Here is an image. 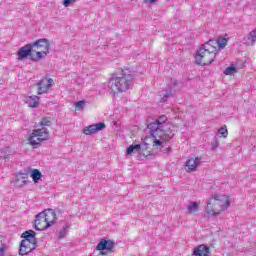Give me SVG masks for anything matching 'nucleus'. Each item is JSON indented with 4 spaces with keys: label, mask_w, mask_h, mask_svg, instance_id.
I'll return each mask as SVG.
<instances>
[{
    "label": "nucleus",
    "mask_w": 256,
    "mask_h": 256,
    "mask_svg": "<svg viewBox=\"0 0 256 256\" xmlns=\"http://www.w3.org/2000/svg\"><path fill=\"white\" fill-rule=\"evenodd\" d=\"M147 127L151 135L152 147H163L173 139V123L167 121V116L161 115L148 122Z\"/></svg>",
    "instance_id": "nucleus-1"
},
{
    "label": "nucleus",
    "mask_w": 256,
    "mask_h": 256,
    "mask_svg": "<svg viewBox=\"0 0 256 256\" xmlns=\"http://www.w3.org/2000/svg\"><path fill=\"white\" fill-rule=\"evenodd\" d=\"M231 207V197L225 194H212L206 202L205 213L208 217H217Z\"/></svg>",
    "instance_id": "nucleus-2"
},
{
    "label": "nucleus",
    "mask_w": 256,
    "mask_h": 256,
    "mask_svg": "<svg viewBox=\"0 0 256 256\" xmlns=\"http://www.w3.org/2000/svg\"><path fill=\"white\" fill-rule=\"evenodd\" d=\"M133 72L129 69H118L111 74L109 87L113 93H124L129 89V81L133 79Z\"/></svg>",
    "instance_id": "nucleus-3"
},
{
    "label": "nucleus",
    "mask_w": 256,
    "mask_h": 256,
    "mask_svg": "<svg viewBox=\"0 0 256 256\" xmlns=\"http://www.w3.org/2000/svg\"><path fill=\"white\" fill-rule=\"evenodd\" d=\"M219 49H217V42H206L200 46L195 55L196 65H211L217 58Z\"/></svg>",
    "instance_id": "nucleus-4"
},
{
    "label": "nucleus",
    "mask_w": 256,
    "mask_h": 256,
    "mask_svg": "<svg viewBox=\"0 0 256 256\" xmlns=\"http://www.w3.org/2000/svg\"><path fill=\"white\" fill-rule=\"evenodd\" d=\"M56 221L57 214L53 210H44L36 215L35 229L37 231H45L49 227H53Z\"/></svg>",
    "instance_id": "nucleus-5"
},
{
    "label": "nucleus",
    "mask_w": 256,
    "mask_h": 256,
    "mask_svg": "<svg viewBox=\"0 0 256 256\" xmlns=\"http://www.w3.org/2000/svg\"><path fill=\"white\" fill-rule=\"evenodd\" d=\"M37 233L33 230L22 233L23 240L20 243L19 255H29L37 247Z\"/></svg>",
    "instance_id": "nucleus-6"
},
{
    "label": "nucleus",
    "mask_w": 256,
    "mask_h": 256,
    "mask_svg": "<svg viewBox=\"0 0 256 256\" xmlns=\"http://www.w3.org/2000/svg\"><path fill=\"white\" fill-rule=\"evenodd\" d=\"M50 132L47 128H37L32 131V133L27 138L28 145L32 147V149H39L41 147V143H45V141H49Z\"/></svg>",
    "instance_id": "nucleus-7"
},
{
    "label": "nucleus",
    "mask_w": 256,
    "mask_h": 256,
    "mask_svg": "<svg viewBox=\"0 0 256 256\" xmlns=\"http://www.w3.org/2000/svg\"><path fill=\"white\" fill-rule=\"evenodd\" d=\"M51 49V44L47 39H39L32 44L31 61H41L44 57H47Z\"/></svg>",
    "instance_id": "nucleus-8"
},
{
    "label": "nucleus",
    "mask_w": 256,
    "mask_h": 256,
    "mask_svg": "<svg viewBox=\"0 0 256 256\" xmlns=\"http://www.w3.org/2000/svg\"><path fill=\"white\" fill-rule=\"evenodd\" d=\"M53 79L51 78H42L40 82L37 83L38 87V95H43V93H47L51 87H53Z\"/></svg>",
    "instance_id": "nucleus-9"
},
{
    "label": "nucleus",
    "mask_w": 256,
    "mask_h": 256,
    "mask_svg": "<svg viewBox=\"0 0 256 256\" xmlns=\"http://www.w3.org/2000/svg\"><path fill=\"white\" fill-rule=\"evenodd\" d=\"M105 128V123L101 122V123H97V124H92L89 126L84 127L82 133L84 135H95V133H99V131H103V129Z\"/></svg>",
    "instance_id": "nucleus-10"
},
{
    "label": "nucleus",
    "mask_w": 256,
    "mask_h": 256,
    "mask_svg": "<svg viewBox=\"0 0 256 256\" xmlns=\"http://www.w3.org/2000/svg\"><path fill=\"white\" fill-rule=\"evenodd\" d=\"M113 249H115V242L106 239H102L96 247V251H107L108 253H111Z\"/></svg>",
    "instance_id": "nucleus-11"
},
{
    "label": "nucleus",
    "mask_w": 256,
    "mask_h": 256,
    "mask_svg": "<svg viewBox=\"0 0 256 256\" xmlns=\"http://www.w3.org/2000/svg\"><path fill=\"white\" fill-rule=\"evenodd\" d=\"M31 55H33V46L32 44H26L25 46L21 47L18 51V61L27 59V57H29L31 61Z\"/></svg>",
    "instance_id": "nucleus-12"
},
{
    "label": "nucleus",
    "mask_w": 256,
    "mask_h": 256,
    "mask_svg": "<svg viewBox=\"0 0 256 256\" xmlns=\"http://www.w3.org/2000/svg\"><path fill=\"white\" fill-rule=\"evenodd\" d=\"M192 256H211V247L205 244H200L194 247Z\"/></svg>",
    "instance_id": "nucleus-13"
},
{
    "label": "nucleus",
    "mask_w": 256,
    "mask_h": 256,
    "mask_svg": "<svg viewBox=\"0 0 256 256\" xmlns=\"http://www.w3.org/2000/svg\"><path fill=\"white\" fill-rule=\"evenodd\" d=\"M200 164H201V158L199 157L189 158L185 164V171H187V173H191L192 171H197V167H199Z\"/></svg>",
    "instance_id": "nucleus-14"
},
{
    "label": "nucleus",
    "mask_w": 256,
    "mask_h": 256,
    "mask_svg": "<svg viewBox=\"0 0 256 256\" xmlns=\"http://www.w3.org/2000/svg\"><path fill=\"white\" fill-rule=\"evenodd\" d=\"M134 153H138L141 157H147L149 153L143 152V147L141 144H131L127 149H126V155H133Z\"/></svg>",
    "instance_id": "nucleus-15"
},
{
    "label": "nucleus",
    "mask_w": 256,
    "mask_h": 256,
    "mask_svg": "<svg viewBox=\"0 0 256 256\" xmlns=\"http://www.w3.org/2000/svg\"><path fill=\"white\" fill-rule=\"evenodd\" d=\"M24 102L30 108L39 107V96H26Z\"/></svg>",
    "instance_id": "nucleus-16"
},
{
    "label": "nucleus",
    "mask_w": 256,
    "mask_h": 256,
    "mask_svg": "<svg viewBox=\"0 0 256 256\" xmlns=\"http://www.w3.org/2000/svg\"><path fill=\"white\" fill-rule=\"evenodd\" d=\"M27 181H29V177L26 174H19L16 176L14 185L15 187H24V185H27Z\"/></svg>",
    "instance_id": "nucleus-17"
},
{
    "label": "nucleus",
    "mask_w": 256,
    "mask_h": 256,
    "mask_svg": "<svg viewBox=\"0 0 256 256\" xmlns=\"http://www.w3.org/2000/svg\"><path fill=\"white\" fill-rule=\"evenodd\" d=\"M208 42L216 43V49H218V53L227 47V38H218L217 40H209Z\"/></svg>",
    "instance_id": "nucleus-18"
},
{
    "label": "nucleus",
    "mask_w": 256,
    "mask_h": 256,
    "mask_svg": "<svg viewBox=\"0 0 256 256\" xmlns=\"http://www.w3.org/2000/svg\"><path fill=\"white\" fill-rule=\"evenodd\" d=\"M201 207V203L199 202H190V204L188 205V212L190 215H196L197 213H199L200 208Z\"/></svg>",
    "instance_id": "nucleus-19"
},
{
    "label": "nucleus",
    "mask_w": 256,
    "mask_h": 256,
    "mask_svg": "<svg viewBox=\"0 0 256 256\" xmlns=\"http://www.w3.org/2000/svg\"><path fill=\"white\" fill-rule=\"evenodd\" d=\"M30 177L32 178V181L34 183H39V180L41 179V177H43V174H41V171H39V169H33L30 172Z\"/></svg>",
    "instance_id": "nucleus-20"
},
{
    "label": "nucleus",
    "mask_w": 256,
    "mask_h": 256,
    "mask_svg": "<svg viewBox=\"0 0 256 256\" xmlns=\"http://www.w3.org/2000/svg\"><path fill=\"white\" fill-rule=\"evenodd\" d=\"M40 127L45 129L44 127H51V118L43 117L40 121Z\"/></svg>",
    "instance_id": "nucleus-21"
},
{
    "label": "nucleus",
    "mask_w": 256,
    "mask_h": 256,
    "mask_svg": "<svg viewBox=\"0 0 256 256\" xmlns=\"http://www.w3.org/2000/svg\"><path fill=\"white\" fill-rule=\"evenodd\" d=\"M11 153H12L11 148H4L1 151L0 157L2 159H9V157H11Z\"/></svg>",
    "instance_id": "nucleus-22"
},
{
    "label": "nucleus",
    "mask_w": 256,
    "mask_h": 256,
    "mask_svg": "<svg viewBox=\"0 0 256 256\" xmlns=\"http://www.w3.org/2000/svg\"><path fill=\"white\" fill-rule=\"evenodd\" d=\"M236 71L237 68L234 65H230L224 70V75H233Z\"/></svg>",
    "instance_id": "nucleus-23"
},
{
    "label": "nucleus",
    "mask_w": 256,
    "mask_h": 256,
    "mask_svg": "<svg viewBox=\"0 0 256 256\" xmlns=\"http://www.w3.org/2000/svg\"><path fill=\"white\" fill-rule=\"evenodd\" d=\"M86 103L87 102H85L84 100L76 102L75 103V110L76 111H83V109H85Z\"/></svg>",
    "instance_id": "nucleus-24"
},
{
    "label": "nucleus",
    "mask_w": 256,
    "mask_h": 256,
    "mask_svg": "<svg viewBox=\"0 0 256 256\" xmlns=\"http://www.w3.org/2000/svg\"><path fill=\"white\" fill-rule=\"evenodd\" d=\"M218 133H220V135H222V137L227 138V136L229 135V131L227 130V125H223L219 130Z\"/></svg>",
    "instance_id": "nucleus-25"
},
{
    "label": "nucleus",
    "mask_w": 256,
    "mask_h": 256,
    "mask_svg": "<svg viewBox=\"0 0 256 256\" xmlns=\"http://www.w3.org/2000/svg\"><path fill=\"white\" fill-rule=\"evenodd\" d=\"M77 0H63L64 7H69L72 3H75Z\"/></svg>",
    "instance_id": "nucleus-26"
},
{
    "label": "nucleus",
    "mask_w": 256,
    "mask_h": 256,
    "mask_svg": "<svg viewBox=\"0 0 256 256\" xmlns=\"http://www.w3.org/2000/svg\"><path fill=\"white\" fill-rule=\"evenodd\" d=\"M67 235V230L64 228L59 232V239H63Z\"/></svg>",
    "instance_id": "nucleus-27"
},
{
    "label": "nucleus",
    "mask_w": 256,
    "mask_h": 256,
    "mask_svg": "<svg viewBox=\"0 0 256 256\" xmlns=\"http://www.w3.org/2000/svg\"><path fill=\"white\" fill-rule=\"evenodd\" d=\"M5 244L0 242V254L5 255Z\"/></svg>",
    "instance_id": "nucleus-28"
},
{
    "label": "nucleus",
    "mask_w": 256,
    "mask_h": 256,
    "mask_svg": "<svg viewBox=\"0 0 256 256\" xmlns=\"http://www.w3.org/2000/svg\"><path fill=\"white\" fill-rule=\"evenodd\" d=\"M143 153H145L147 155L146 157H149V155H151V152L147 150V146H145V148H143Z\"/></svg>",
    "instance_id": "nucleus-29"
},
{
    "label": "nucleus",
    "mask_w": 256,
    "mask_h": 256,
    "mask_svg": "<svg viewBox=\"0 0 256 256\" xmlns=\"http://www.w3.org/2000/svg\"><path fill=\"white\" fill-rule=\"evenodd\" d=\"M146 3H155L157 0H144Z\"/></svg>",
    "instance_id": "nucleus-30"
}]
</instances>
